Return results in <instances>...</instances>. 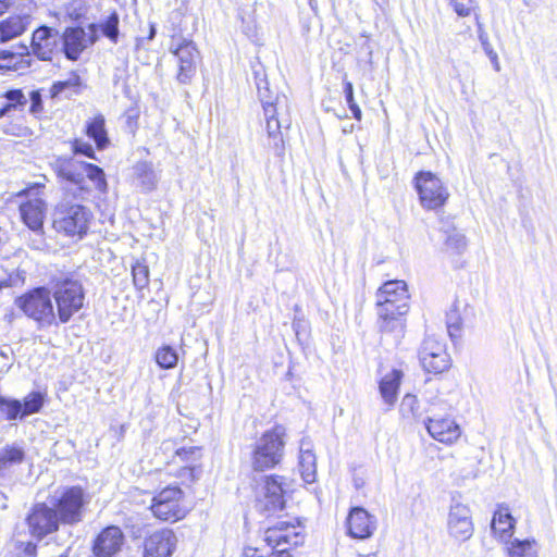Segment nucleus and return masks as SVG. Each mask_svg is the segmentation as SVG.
I'll return each mask as SVG.
<instances>
[{
  "label": "nucleus",
  "mask_w": 557,
  "mask_h": 557,
  "mask_svg": "<svg viewBox=\"0 0 557 557\" xmlns=\"http://www.w3.org/2000/svg\"><path fill=\"white\" fill-rule=\"evenodd\" d=\"M428 433L443 444H454L461 435L459 424L450 417H431L425 421Z\"/></svg>",
  "instance_id": "nucleus-21"
},
{
  "label": "nucleus",
  "mask_w": 557,
  "mask_h": 557,
  "mask_svg": "<svg viewBox=\"0 0 557 557\" xmlns=\"http://www.w3.org/2000/svg\"><path fill=\"white\" fill-rule=\"evenodd\" d=\"M420 361L424 370L433 373H442L449 369L450 358L445 345L434 336H428L420 349Z\"/></svg>",
  "instance_id": "nucleus-18"
},
{
  "label": "nucleus",
  "mask_w": 557,
  "mask_h": 557,
  "mask_svg": "<svg viewBox=\"0 0 557 557\" xmlns=\"http://www.w3.org/2000/svg\"><path fill=\"white\" fill-rule=\"evenodd\" d=\"M459 16H469L474 10L473 0H448Z\"/></svg>",
  "instance_id": "nucleus-45"
},
{
  "label": "nucleus",
  "mask_w": 557,
  "mask_h": 557,
  "mask_svg": "<svg viewBox=\"0 0 557 557\" xmlns=\"http://www.w3.org/2000/svg\"><path fill=\"white\" fill-rule=\"evenodd\" d=\"M299 471L306 484H312L317 476V457L312 443L302 438L299 445Z\"/></svg>",
  "instance_id": "nucleus-26"
},
{
  "label": "nucleus",
  "mask_w": 557,
  "mask_h": 557,
  "mask_svg": "<svg viewBox=\"0 0 557 557\" xmlns=\"http://www.w3.org/2000/svg\"><path fill=\"white\" fill-rule=\"evenodd\" d=\"M404 373L399 369H393L385 373L379 382V392L387 406V410L392 409L397 401L398 391L400 387Z\"/></svg>",
  "instance_id": "nucleus-25"
},
{
  "label": "nucleus",
  "mask_w": 557,
  "mask_h": 557,
  "mask_svg": "<svg viewBox=\"0 0 557 557\" xmlns=\"http://www.w3.org/2000/svg\"><path fill=\"white\" fill-rule=\"evenodd\" d=\"M300 540L296 525L289 521H277L275 524L268 527L264 532V541L269 546L280 552L278 557L288 554L286 552L288 547L297 546Z\"/></svg>",
  "instance_id": "nucleus-20"
},
{
  "label": "nucleus",
  "mask_w": 557,
  "mask_h": 557,
  "mask_svg": "<svg viewBox=\"0 0 557 557\" xmlns=\"http://www.w3.org/2000/svg\"><path fill=\"white\" fill-rule=\"evenodd\" d=\"M5 103H3L2 97L0 96V119L7 116Z\"/></svg>",
  "instance_id": "nucleus-55"
},
{
  "label": "nucleus",
  "mask_w": 557,
  "mask_h": 557,
  "mask_svg": "<svg viewBox=\"0 0 557 557\" xmlns=\"http://www.w3.org/2000/svg\"><path fill=\"white\" fill-rule=\"evenodd\" d=\"M344 94H345L346 102L352 113V116L357 121H360L362 119V112H361V109L359 108V106L355 101L354 86H352L351 82L344 81Z\"/></svg>",
  "instance_id": "nucleus-42"
},
{
  "label": "nucleus",
  "mask_w": 557,
  "mask_h": 557,
  "mask_svg": "<svg viewBox=\"0 0 557 557\" xmlns=\"http://www.w3.org/2000/svg\"><path fill=\"white\" fill-rule=\"evenodd\" d=\"M516 520L510 513V510L505 505H499L494 511L491 528L493 534L500 542H508L515 531Z\"/></svg>",
  "instance_id": "nucleus-24"
},
{
  "label": "nucleus",
  "mask_w": 557,
  "mask_h": 557,
  "mask_svg": "<svg viewBox=\"0 0 557 557\" xmlns=\"http://www.w3.org/2000/svg\"><path fill=\"white\" fill-rule=\"evenodd\" d=\"M5 107L7 115L13 110L23 108L26 104V98L21 88H11L0 94Z\"/></svg>",
  "instance_id": "nucleus-37"
},
{
  "label": "nucleus",
  "mask_w": 557,
  "mask_h": 557,
  "mask_svg": "<svg viewBox=\"0 0 557 557\" xmlns=\"http://www.w3.org/2000/svg\"><path fill=\"white\" fill-rule=\"evenodd\" d=\"M171 52L177 61L176 79L181 84H189L196 75L201 54L191 39H184Z\"/></svg>",
  "instance_id": "nucleus-14"
},
{
  "label": "nucleus",
  "mask_w": 557,
  "mask_h": 557,
  "mask_svg": "<svg viewBox=\"0 0 557 557\" xmlns=\"http://www.w3.org/2000/svg\"><path fill=\"white\" fill-rule=\"evenodd\" d=\"M49 503L61 523L75 524L83 518L86 498L82 490H62L50 496Z\"/></svg>",
  "instance_id": "nucleus-8"
},
{
  "label": "nucleus",
  "mask_w": 557,
  "mask_h": 557,
  "mask_svg": "<svg viewBox=\"0 0 557 557\" xmlns=\"http://www.w3.org/2000/svg\"><path fill=\"white\" fill-rule=\"evenodd\" d=\"M287 480L284 476L280 475H269L265 476V486L264 487H283L287 485Z\"/></svg>",
  "instance_id": "nucleus-50"
},
{
  "label": "nucleus",
  "mask_w": 557,
  "mask_h": 557,
  "mask_svg": "<svg viewBox=\"0 0 557 557\" xmlns=\"http://www.w3.org/2000/svg\"><path fill=\"white\" fill-rule=\"evenodd\" d=\"M52 297L58 322L67 323L86 305V289L79 277L66 273L52 280Z\"/></svg>",
  "instance_id": "nucleus-3"
},
{
  "label": "nucleus",
  "mask_w": 557,
  "mask_h": 557,
  "mask_svg": "<svg viewBox=\"0 0 557 557\" xmlns=\"http://www.w3.org/2000/svg\"><path fill=\"white\" fill-rule=\"evenodd\" d=\"M176 456H178L182 460H196L201 456V447L190 446V447H181L175 451Z\"/></svg>",
  "instance_id": "nucleus-46"
},
{
  "label": "nucleus",
  "mask_w": 557,
  "mask_h": 557,
  "mask_svg": "<svg viewBox=\"0 0 557 557\" xmlns=\"http://www.w3.org/2000/svg\"><path fill=\"white\" fill-rule=\"evenodd\" d=\"M85 135L95 143L98 150H104L110 145V138L106 127V119L101 113L95 114L86 121Z\"/></svg>",
  "instance_id": "nucleus-28"
},
{
  "label": "nucleus",
  "mask_w": 557,
  "mask_h": 557,
  "mask_svg": "<svg viewBox=\"0 0 557 557\" xmlns=\"http://www.w3.org/2000/svg\"><path fill=\"white\" fill-rule=\"evenodd\" d=\"M84 88L85 84L79 73L77 71H71L66 79L52 83L49 88V97L51 99L61 96L70 98L71 96L82 94Z\"/></svg>",
  "instance_id": "nucleus-27"
},
{
  "label": "nucleus",
  "mask_w": 557,
  "mask_h": 557,
  "mask_svg": "<svg viewBox=\"0 0 557 557\" xmlns=\"http://www.w3.org/2000/svg\"><path fill=\"white\" fill-rule=\"evenodd\" d=\"M28 48L33 58L50 62L59 51L57 34L51 27L41 25L32 33Z\"/></svg>",
  "instance_id": "nucleus-19"
},
{
  "label": "nucleus",
  "mask_w": 557,
  "mask_h": 557,
  "mask_svg": "<svg viewBox=\"0 0 557 557\" xmlns=\"http://www.w3.org/2000/svg\"><path fill=\"white\" fill-rule=\"evenodd\" d=\"M414 187L421 206L426 210L442 208L449 198V191L441 178L429 171H420L416 174Z\"/></svg>",
  "instance_id": "nucleus-9"
},
{
  "label": "nucleus",
  "mask_w": 557,
  "mask_h": 557,
  "mask_svg": "<svg viewBox=\"0 0 557 557\" xmlns=\"http://www.w3.org/2000/svg\"><path fill=\"white\" fill-rule=\"evenodd\" d=\"M479 25V40L481 42V46L485 52V54L487 57L496 53V51L493 49L491 42L488 41V36L487 34L482 29L480 23H478Z\"/></svg>",
  "instance_id": "nucleus-49"
},
{
  "label": "nucleus",
  "mask_w": 557,
  "mask_h": 557,
  "mask_svg": "<svg viewBox=\"0 0 557 557\" xmlns=\"http://www.w3.org/2000/svg\"><path fill=\"white\" fill-rule=\"evenodd\" d=\"M25 460V450L16 445H5L0 449V478L8 474L10 468Z\"/></svg>",
  "instance_id": "nucleus-32"
},
{
  "label": "nucleus",
  "mask_w": 557,
  "mask_h": 557,
  "mask_svg": "<svg viewBox=\"0 0 557 557\" xmlns=\"http://www.w3.org/2000/svg\"><path fill=\"white\" fill-rule=\"evenodd\" d=\"M255 82L263 108L268 136L275 152L282 154L284 152V140L281 129L282 121L277 117V107L281 104V98L270 89L263 69L255 70Z\"/></svg>",
  "instance_id": "nucleus-5"
},
{
  "label": "nucleus",
  "mask_w": 557,
  "mask_h": 557,
  "mask_svg": "<svg viewBox=\"0 0 557 557\" xmlns=\"http://www.w3.org/2000/svg\"><path fill=\"white\" fill-rule=\"evenodd\" d=\"M467 247L466 236L457 230H453L447 234L445 239V248L453 253H461Z\"/></svg>",
  "instance_id": "nucleus-41"
},
{
  "label": "nucleus",
  "mask_w": 557,
  "mask_h": 557,
  "mask_svg": "<svg viewBox=\"0 0 557 557\" xmlns=\"http://www.w3.org/2000/svg\"><path fill=\"white\" fill-rule=\"evenodd\" d=\"M45 397L40 392H30L23 401L20 400L21 418L37 413L41 410Z\"/></svg>",
  "instance_id": "nucleus-35"
},
{
  "label": "nucleus",
  "mask_w": 557,
  "mask_h": 557,
  "mask_svg": "<svg viewBox=\"0 0 557 557\" xmlns=\"http://www.w3.org/2000/svg\"><path fill=\"white\" fill-rule=\"evenodd\" d=\"M508 557H539L537 543L534 539H510L504 542Z\"/></svg>",
  "instance_id": "nucleus-30"
},
{
  "label": "nucleus",
  "mask_w": 557,
  "mask_h": 557,
  "mask_svg": "<svg viewBox=\"0 0 557 557\" xmlns=\"http://www.w3.org/2000/svg\"><path fill=\"white\" fill-rule=\"evenodd\" d=\"M132 278L136 289L143 290L149 286L150 270L146 260H136L132 264Z\"/></svg>",
  "instance_id": "nucleus-34"
},
{
  "label": "nucleus",
  "mask_w": 557,
  "mask_h": 557,
  "mask_svg": "<svg viewBox=\"0 0 557 557\" xmlns=\"http://www.w3.org/2000/svg\"><path fill=\"white\" fill-rule=\"evenodd\" d=\"M284 490H262L258 496L257 509L267 517L277 516L285 508Z\"/></svg>",
  "instance_id": "nucleus-29"
},
{
  "label": "nucleus",
  "mask_w": 557,
  "mask_h": 557,
  "mask_svg": "<svg viewBox=\"0 0 557 557\" xmlns=\"http://www.w3.org/2000/svg\"><path fill=\"white\" fill-rule=\"evenodd\" d=\"M132 180L145 190H151L156 185L154 171L148 161H138L132 166Z\"/></svg>",
  "instance_id": "nucleus-31"
},
{
  "label": "nucleus",
  "mask_w": 557,
  "mask_h": 557,
  "mask_svg": "<svg viewBox=\"0 0 557 557\" xmlns=\"http://www.w3.org/2000/svg\"><path fill=\"white\" fill-rule=\"evenodd\" d=\"M29 99H30V106H29V112L34 115H38L42 113L44 111V104H42V98L40 90H32L29 92Z\"/></svg>",
  "instance_id": "nucleus-47"
},
{
  "label": "nucleus",
  "mask_w": 557,
  "mask_h": 557,
  "mask_svg": "<svg viewBox=\"0 0 557 557\" xmlns=\"http://www.w3.org/2000/svg\"><path fill=\"white\" fill-rule=\"evenodd\" d=\"M119 24L120 17L116 11L111 12L107 18L100 24L97 25L100 28L102 35L113 44H116L119 40Z\"/></svg>",
  "instance_id": "nucleus-38"
},
{
  "label": "nucleus",
  "mask_w": 557,
  "mask_h": 557,
  "mask_svg": "<svg viewBox=\"0 0 557 557\" xmlns=\"http://www.w3.org/2000/svg\"><path fill=\"white\" fill-rule=\"evenodd\" d=\"M449 535L458 542H466L474 531L470 508L459 499L453 498L447 518Z\"/></svg>",
  "instance_id": "nucleus-16"
},
{
  "label": "nucleus",
  "mask_w": 557,
  "mask_h": 557,
  "mask_svg": "<svg viewBox=\"0 0 557 557\" xmlns=\"http://www.w3.org/2000/svg\"><path fill=\"white\" fill-rule=\"evenodd\" d=\"M399 413L404 420L416 421L421 416L417 396L406 394L400 401Z\"/></svg>",
  "instance_id": "nucleus-36"
},
{
  "label": "nucleus",
  "mask_w": 557,
  "mask_h": 557,
  "mask_svg": "<svg viewBox=\"0 0 557 557\" xmlns=\"http://www.w3.org/2000/svg\"><path fill=\"white\" fill-rule=\"evenodd\" d=\"M125 535L117 525L101 529L91 542V557H115L124 546Z\"/></svg>",
  "instance_id": "nucleus-17"
},
{
  "label": "nucleus",
  "mask_w": 557,
  "mask_h": 557,
  "mask_svg": "<svg viewBox=\"0 0 557 557\" xmlns=\"http://www.w3.org/2000/svg\"><path fill=\"white\" fill-rule=\"evenodd\" d=\"M14 549L16 557H37L38 555L37 544L32 541H15Z\"/></svg>",
  "instance_id": "nucleus-43"
},
{
  "label": "nucleus",
  "mask_w": 557,
  "mask_h": 557,
  "mask_svg": "<svg viewBox=\"0 0 557 557\" xmlns=\"http://www.w3.org/2000/svg\"><path fill=\"white\" fill-rule=\"evenodd\" d=\"M284 429L276 426L267 432L258 442L252 456V468L255 471H264L276 466L284 451Z\"/></svg>",
  "instance_id": "nucleus-7"
},
{
  "label": "nucleus",
  "mask_w": 557,
  "mask_h": 557,
  "mask_svg": "<svg viewBox=\"0 0 557 557\" xmlns=\"http://www.w3.org/2000/svg\"><path fill=\"white\" fill-rule=\"evenodd\" d=\"M90 34L81 26L66 27L62 34V50L66 59L77 61L89 46L98 40L97 24H89Z\"/></svg>",
  "instance_id": "nucleus-12"
},
{
  "label": "nucleus",
  "mask_w": 557,
  "mask_h": 557,
  "mask_svg": "<svg viewBox=\"0 0 557 557\" xmlns=\"http://www.w3.org/2000/svg\"><path fill=\"white\" fill-rule=\"evenodd\" d=\"M447 327H448L449 333H451V329L455 327L456 330H458L459 329V324L455 323V322H451V318H449V320L447 322Z\"/></svg>",
  "instance_id": "nucleus-56"
},
{
  "label": "nucleus",
  "mask_w": 557,
  "mask_h": 557,
  "mask_svg": "<svg viewBox=\"0 0 557 557\" xmlns=\"http://www.w3.org/2000/svg\"><path fill=\"white\" fill-rule=\"evenodd\" d=\"M281 557H292L289 554H283Z\"/></svg>",
  "instance_id": "nucleus-58"
},
{
  "label": "nucleus",
  "mask_w": 557,
  "mask_h": 557,
  "mask_svg": "<svg viewBox=\"0 0 557 557\" xmlns=\"http://www.w3.org/2000/svg\"><path fill=\"white\" fill-rule=\"evenodd\" d=\"M153 358L158 367L163 370L174 369L178 363V354L170 345L160 346L156 350Z\"/></svg>",
  "instance_id": "nucleus-33"
},
{
  "label": "nucleus",
  "mask_w": 557,
  "mask_h": 557,
  "mask_svg": "<svg viewBox=\"0 0 557 557\" xmlns=\"http://www.w3.org/2000/svg\"><path fill=\"white\" fill-rule=\"evenodd\" d=\"M488 59L491 60L492 64H493V67L496 72H499L500 71V64H499V61H498V55L497 53H494L492 55L488 57Z\"/></svg>",
  "instance_id": "nucleus-52"
},
{
  "label": "nucleus",
  "mask_w": 557,
  "mask_h": 557,
  "mask_svg": "<svg viewBox=\"0 0 557 557\" xmlns=\"http://www.w3.org/2000/svg\"><path fill=\"white\" fill-rule=\"evenodd\" d=\"M408 290L404 281H388L377 290L376 305L382 332L400 334L408 311Z\"/></svg>",
  "instance_id": "nucleus-2"
},
{
  "label": "nucleus",
  "mask_w": 557,
  "mask_h": 557,
  "mask_svg": "<svg viewBox=\"0 0 557 557\" xmlns=\"http://www.w3.org/2000/svg\"><path fill=\"white\" fill-rule=\"evenodd\" d=\"M150 509L157 519L165 522H176L189 510L182 490H161L153 497Z\"/></svg>",
  "instance_id": "nucleus-10"
},
{
  "label": "nucleus",
  "mask_w": 557,
  "mask_h": 557,
  "mask_svg": "<svg viewBox=\"0 0 557 557\" xmlns=\"http://www.w3.org/2000/svg\"><path fill=\"white\" fill-rule=\"evenodd\" d=\"M3 133L14 137H26L30 134L29 127L26 125L24 115L11 117L3 126Z\"/></svg>",
  "instance_id": "nucleus-39"
},
{
  "label": "nucleus",
  "mask_w": 557,
  "mask_h": 557,
  "mask_svg": "<svg viewBox=\"0 0 557 557\" xmlns=\"http://www.w3.org/2000/svg\"><path fill=\"white\" fill-rule=\"evenodd\" d=\"M246 557H264L263 555H260L257 549L255 548H246Z\"/></svg>",
  "instance_id": "nucleus-54"
},
{
  "label": "nucleus",
  "mask_w": 557,
  "mask_h": 557,
  "mask_svg": "<svg viewBox=\"0 0 557 557\" xmlns=\"http://www.w3.org/2000/svg\"><path fill=\"white\" fill-rule=\"evenodd\" d=\"M45 189L44 183L35 182L15 193V198L20 199L17 209L22 223L37 234L44 232L48 212Z\"/></svg>",
  "instance_id": "nucleus-4"
},
{
  "label": "nucleus",
  "mask_w": 557,
  "mask_h": 557,
  "mask_svg": "<svg viewBox=\"0 0 557 557\" xmlns=\"http://www.w3.org/2000/svg\"><path fill=\"white\" fill-rule=\"evenodd\" d=\"M51 296L47 287H34L18 296L15 305L27 318L40 326H51L57 324L58 319Z\"/></svg>",
  "instance_id": "nucleus-6"
},
{
  "label": "nucleus",
  "mask_w": 557,
  "mask_h": 557,
  "mask_svg": "<svg viewBox=\"0 0 557 557\" xmlns=\"http://www.w3.org/2000/svg\"><path fill=\"white\" fill-rule=\"evenodd\" d=\"M11 8L10 0H0V16L4 14Z\"/></svg>",
  "instance_id": "nucleus-53"
},
{
  "label": "nucleus",
  "mask_w": 557,
  "mask_h": 557,
  "mask_svg": "<svg viewBox=\"0 0 557 557\" xmlns=\"http://www.w3.org/2000/svg\"><path fill=\"white\" fill-rule=\"evenodd\" d=\"M200 465H195L191 467H182L178 470L177 476L178 478H187L189 482L196 481L200 475Z\"/></svg>",
  "instance_id": "nucleus-48"
},
{
  "label": "nucleus",
  "mask_w": 557,
  "mask_h": 557,
  "mask_svg": "<svg viewBox=\"0 0 557 557\" xmlns=\"http://www.w3.org/2000/svg\"><path fill=\"white\" fill-rule=\"evenodd\" d=\"M35 63L28 46L18 42L10 48L0 49V74L24 75L30 71Z\"/></svg>",
  "instance_id": "nucleus-13"
},
{
  "label": "nucleus",
  "mask_w": 557,
  "mask_h": 557,
  "mask_svg": "<svg viewBox=\"0 0 557 557\" xmlns=\"http://www.w3.org/2000/svg\"><path fill=\"white\" fill-rule=\"evenodd\" d=\"M475 475H476L475 471H474V470H471V471H469L467 474H465V475H462V476H463V478H470V476H475Z\"/></svg>",
  "instance_id": "nucleus-57"
},
{
  "label": "nucleus",
  "mask_w": 557,
  "mask_h": 557,
  "mask_svg": "<svg viewBox=\"0 0 557 557\" xmlns=\"http://www.w3.org/2000/svg\"><path fill=\"white\" fill-rule=\"evenodd\" d=\"M51 169L62 185L64 195L53 208L51 226L57 234L79 240L88 234L94 218L83 199L92 189L99 194L108 191L106 173L95 163L66 156L57 157Z\"/></svg>",
  "instance_id": "nucleus-1"
},
{
  "label": "nucleus",
  "mask_w": 557,
  "mask_h": 557,
  "mask_svg": "<svg viewBox=\"0 0 557 557\" xmlns=\"http://www.w3.org/2000/svg\"><path fill=\"white\" fill-rule=\"evenodd\" d=\"M347 523L349 535L359 540L370 537L376 529V519L361 507L350 510Z\"/></svg>",
  "instance_id": "nucleus-22"
},
{
  "label": "nucleus",
  "mask_w": 557,
  "mask_h": 557,
  "mask_svg": "<svg viewBox=\"0 0 557 557\" xmlns=\"http://www.w3.org/2000/svg\"><path fill=\"white\" fill-rule=\"evenodd\" d=\"M71 149L74 154H82L89 159H96L95 149L82 139L75 138L71 141Z\"/></svg>",
  "instance_id": "nucleus-44"
},
{
  "label": "nucleus",
  "mask_w": 557,
  "mask_h": 557,
  "mask_svg": "<svg viewBox=\"0 0 557 557\" xmlns=\"http://www.w3.org/2000/svg\"><path fill=\"white\" fill-rule=\"evenodd\" d=\"M30 24L27 14H10L0 20V44H5L24 35Z\"/></svg>",
  "instance_id": "nucleus-23"
},
{
  "label": "nucleus",
  "mask_w": 557,
  "mask_h": 557,
  "mask_svg": "<svg viewBox=\"0 0 557 557\" xmlns=\"http://www.w3.org/2000/svg\"><path fill=\"white\" fill-rule=\"evenodd\" d=\"M29 534L37 541L55 533L60 528L58 515L45 502L33 505L25 518Z\"/></svg>",
  "instance_id": "nucleus-11"
},
{
  "label": "nucleus",
  "mask_w": 557,
  "mask_h": 557,
  "mask_svg": "<svg viewBox=\"0 0 557 557\" xmlns=\"http://www.w3.org/2000/svg\"><path fill=\"white\" fill-rule=\"evenodd\" d=\"M429 395L426 396V401L429 403L430 407H440L441 409L445 410L450 408L449 405L445 404L437 394H434L432 392H426Z\"/></svg>",
  "instance_id": "nucleus-51"
},
{
  "label": "nucleus",
  "mask_w": 557,
  "mask_h": 557,
  "mask_svg": "<svg viewBox=\"0 0 557 557\" xmlns=\"http://www.w3.org/2000/svg\"><path fill=\"white\" fill-rule=\"evenodd\" d=\"M0 412L8 421H13L21 418L20 400L11 399L0 395Z\"/></svg>",
  "instance_id": "nucleus-40"
},
{
  "label": "nucleus",
  "mask_w": 557,
  "mask_h": 557,
  "mask_svg": "<svg viewBox=\"0 0 557 557\" xmlns=\"http://www.w3.org/2000/svg\"><path fill=\"white\" fill-rule=\"evenodd\" d=\"M172 529L163 528L148 533L141 543V557H172L177 547Z\"/></svg>",
  "instance_id": "nucleus-15"
}]
</instances>
